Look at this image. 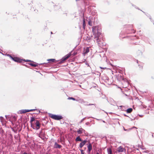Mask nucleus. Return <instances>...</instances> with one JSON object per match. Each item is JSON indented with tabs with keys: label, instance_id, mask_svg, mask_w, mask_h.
<instances>
[{
	"label": "nucleus",
	"instance_id": "nucleus-1",
	"mask_svg": "<svg viewBox=\"0 0 154 154\" xmlns=\"http://www.w3.org/2000/svg\"><path fill=\"white\" fill-rule=\"evenodd\" d=\"M92 31L94 36V38L99 46L102 47L105 45V43L102 42V40L100 38L101 35V28L98 26H93L92 27Z\"/></svg>",
	"mask_w": 154,
	"mask_h": 154
},
{
	"label": "nucleus",
	"instance_id": "nucleus-2",
	"mask_svg": "<svg viewBox=\"0 0 154 154\" xmlns=\"http://www.w3.org/2000/svg\"><path fill=\"white\" fill-rule=\"evenodd\" d=\"M125 30V33L127 34L134 33L135 32V31L133 29L132 25H131L127 26Z\"/></svg>",
	"mask_w": 154,
	"mask_h": 154
},
{
	"label": "nucleus",
	"instance_id": "nucleus-3",
	"mask_svg": "<svg viewBox=\"0 0 154 154\" xmlns=\"http://www.w3.org/2000/svg\"><path fill=\"white\" fill-rule=\"evenodd\" d=\"M49 116L51 118L55 120H59L63 118L61 115H54L51 113H49Z\"/></svg>",
	"mask_w": 154,
	"mask_h": 154
},
{
	"label": "nucleus",
	"instance_id": "nucleus-4",
	"mask_svg": "<svg viewBox=\"0 0 154 154\" xmlns=\"http://www.w3.org/2000/svg\"><path fill=\"white\" fill-rule=\"evenodd\" d=\"M71 55L70 53L65 55L63 57L61 60L58 63L61 64L63 63L64 61L68 58Z\"/></svg>",
	"mask_w": 154,
	"mask_h": 154
},
{
	"label": "nucleus",
	"instance_id": "nucleus-5",
	"mask_svg": "<svg viewBox=\"0 0 154 154\" xmlns=\"http://www.w3.org/2000/svg\"><path fill=\"white\" fill-rule=\"evenodd\" d=\"M12 60L16 62L19 63L22 62L23 60L22 59H21L17 57H13V59H12Z\"/></svg>",
	"mask_w": 154,
	"mask_h": 154
},
{
	"label": "nucleus",
	"instance_id": "nucleus-6",
	"mask_svg": "<svg viewBox=\"0 0 154 154\" xmlns=\"http://www.w3.org/2000/svg\"><path fill=\"white\" fill-rule=\"evenodd\" d=\"M104 80L105 82L109 85H111L113 82V81L109 79L108 77H106Z\"/></svg>",
	"mask_w": 154,
	"mask_h": 154
},
{
	"label": "nucleus",
	"instance_id": "nucleus-7",
	"mask_svg": "<svg viewBox=\"0 0 154 154\" xmlns=\"http://www.w3.org/2000/svg\"><path fill=\"white\" fill-rule=\"evenodd\" d=\"M35 125H36V126H35L36 128H35V130H38V129H39L40 127V125L39 122L38 120H35Z\"/></svg>",
	"mask_w": 154,
	"mask_h": 154
},
{
	"label": "nucleus",
	"instance_id": "nucleus-8",
	"mask_svg": "<svg viewBox=\"0 0 154 154\" xmlns=\"http://www.w3.org/2000/svg\"><path fill=\"white\" fill-rule=\"evenodd\" d=\"M79 144V146L80 148H81L86 144V143L87 142V141L86 140H85L83 141L82 140V141Z\"/></svg>",
	"mask_w": 154,
	"mask_h": 154
},
{
	"label": "nucleus",
	"instance_id": "nucleus-9",
	"mask_svg": "<svg viewBox=\"0 0 154 154\" xmlns=\"http://www.w3.org/2000/svg\"><path fill=\"white\" fill-rule=\"evenodd\" d=\"M68 100H73L76 101H79V102H80L81 103L84 102V100H83L81 99V100H79L78 99H75V98L73 97H69L68 98Z\"/></svg>",
	"mask_w": 154,
	"mask_h": 154
},
{
	"label": "nucleus",
	"instance_id": "nucleus-10",
	"mask_svg": "<svg viewBox=\"0 0 154 154\" xmlns=\"http://www.w3.org/2000/svg\"><path fill=\"white\" fill-rule=\"evenodd\" d=\"M87 147L88 149V153L89 154L92 149V145L90 142L89 143V144Z\"/></svg>",
	"mask_w": 154,
	"mask_h": 154
},
{
	"label": "nucleus",
	"instance_id": "nucleus-11",
	"mask_svg": "<svg viewBox=\"0 0 154 154\" xmlns=\"http://www.w3.org/2000/svg\"><path fill=\"white\" fill-rule=\"evenodd\" d=\"M77 132L79 134H81L82 133H85V135H86L85 130L82 128H81L80 129L78 130L77 131Z\"/></svg>",
	"mask_w": 154,
	"mask_h": 154
},
{
	"label": "nucleus",
	"instance_id": "nucleus-12",
	"mask_svg": "<svg viewBox=\"0 0 154 154\" xmlns=\"http://www.w3.org/2000/svg\"><path fill=\"white\" fill-rule=\"evenodd\" d=\"M89 52V48L87 47L85 49H84L83 52V55L85 56L86 54H87Z\"/></svg>",
	"mask_w": 154,
	"mask_h": 154
},
{
	"label": "nucleus",
	"instance_id": "nucleus-13",
	"mask_svg": "<svg viewBox=\"0 0 154 154\" xmlns=\"http://www.w3.org/2000/svg\"><path fill=\"white\" fill-rule=\"evenodd\" d=\"M62 146L60 145L57 143L56 142H55L54 145V147L56 149H60L61 148Z\"/></svg>",
	"mask_w": 154,
	"mask_h": 154
},
{
	"label": "nucleus",
	"instance_id": "nucleus-14",
	"mask_svg": "<svg viewBox=\"0 0 154 154\" xmlns=\"http://www.w3.org/2000/svg\"><path fill=\"white\" fill-rule=\"evenodd\" d=\"M19 113L20 114L25 113L29 112V109H22L19 111Z\"/></svg>",
	"mask_w": 154,
	"mask_h": 154
},
{
	"label": "nucleus",
	"instance_id": "nucleus-15",
	"mask_svg": "<svg viewBox=\"0 0 154 154\" xmlns=\"http://www.w3.org/2000/svg\"><path fill=\"white\" fill-rule=\"evenodd\" d=\"M108 102L111 104L113 106H115L116 105V103L112 99H110L109 100Z\"/></svg>",
	"mask_w": 154,
	"mask_h": 154
},
{
	"label": "nucleus",
	"instance_id": "nucleus-16",
	"mask_svg": "<svg viewBox=\"0 0 154 154\" xmlns=\"http://www.w3.org/2000/svg\"><path fill=\"white\" fill-rule=\"evenodd\" d=\"M117 150L118 152H122L124 150V148L120 146L118 148Z\"/></svg>",
	"mask_w": 154,
	"mask_h": 154
},
{
	"label": "nucleus",
	"instance_id": "nucleus-17",
	"mask_svg": "<svg viewBox=\"0 0 154 154\" xmlns=\"http://www.w3.org/2000/svg\"><path fill=\"white\" fill-rule=\"evenodd\" d=\"M75 140L76 141H82V139L79 136H78L77 137H76L75 139Z\"/></svg>",
	"mask_w": 154,
	"mask_h": 154
},
{
	"label": "nucleus",
	"instance_id": "nucleus-18",
	"mask_svg": "<svg viewBox=\"0 0 154 154\" xmlns=\"http://www.w3.org/2000/svg\"><path fill=\"white\" fill-rule=\"evenodd\" d=\"M132 110L131 108H129L126 110V112L127 113H130L132 111Z\"/></svg>",
	"mask_w": 154,
	"mask_h": 154
},
{
	"label": "nucleus",
	"instance_id": "nucleus-19",
	"mask_svg": "<svg viewBox=\"0 0 154 154\" xmlns=\"http://www.w3.org/2000/svg\"><path fill=\"white\" fill-rule=\"evenodd\" d=\"M47 61H48L49 62H53L56 61L54 59H51L47 60Z\"/></svg>",
	"mask_w": 154,
	"mask_h": 154
},
{
	"label": "nucleus",
	"instance_id": "nucleus-20",
	"mask_svg": "<svg viewBox=\"0 0 154 154\" xmlns=\"http://www.w3.org/2000/svg\"><path fill=\"white\" fill-rule=\"evenodd\" d=\"M107 150L108 154H112V151L111 149L108 148Z\"/></svg>",
	"mask_w": 154,
	"mask_h": 154
},
{
	"label": "nucleus",
	"instance_id": "nucleus-21",
	"mask_svg": "<svg viewBox=\"0 0 154 154\" xmlns=\"http://www.w3.org/2000/svg\"><path fill=\"white\" fill-rule=\"evenodd\" d=\"M29 65H31V66H33V67H36L38 65L37 64H34V63H29Z\"/></svg>",
	"mask_w": 154,
	"mask_h": 154
},
{
	"label": "nucleus",
	"instance_id": "nucleus-22",
	"mask_svg": "<svg viewBox=\"0 0 154 154\" xmlns=\"http://www.w3.org/2000/svg\"><path fill=\"white\" fill-rule=\"evenodd\" d=\"M35 120L34 118L33 117H31V119H30V123H32V122L34 121Z\"/></svg>",
	"mask_w": 154,
	"mask_h": 154
},
{
	"label": "nucleus",
	"instance_id": "nucleus-23",
	"mask_svg": "<svg viewBox=\"0 0 154 154\" xmlns=\"http://www.w3.org/2000/svg\"><path fill=\"white\" fill-rule=\"evenodd\" d=\"M5 55L6 56H7L9 57H10V58H11V59H13V57H12L11 56V55L10 54H5Z\"/></svg>",
	"mask_w": 154,
	"mask_h": 154
},
{
	"label": "nucleus",
	"instance_id": "nucleus-24",
	"mask_svg": "<svg viewBox=\"0 0 154 154\" xmlns=\"http://www.w3.org/2000/svg\"><path fill=\"white\" fill-rule=\"evenodd\" d=\"M88 24L91 26H92V22L91 20H89L88 22Z\"/></svg>",
	"mask_w": 154,
	"mask_h": 154
},
{
	"label": "nucleus",
	"instance_id": "nucleus-25",
	"mask_svg": "<svg viewBox=\"0 0 154 154\" xmlns=\"http://www.w3.org/2000/svg\"><path fill=\"white\" fill-rule=\"evenodd\" d=\"M31 127L33 129H35V128H36L35 126V125H32V123H31Z\"/></svg>",
	"mask_w": 154,
	"mask_h": 154
},
{
	"label": "nucleus",
	"instance_id": "nucleus-26",
	"mask_svg": "<svg viewBox=\"0 0 154 154\" xmlns=\"http://www.w3.org/2000/svg\"><path fill=\"white\" fill-rule=\"evenodd\" d=\"M23 61H25V62H33V61H32L31 60H25V59H24V60H23Z\"/></svg>",
	"mask_w": 154,
	"mask_h": 154
},
{
	"label": "nucleus",
	"instance_id": "nucleus-27",
	"mask_svg": "<svg viewBox=\"0 0 154 154\" xmlns=\"http://www.w3.org/2000/svg\"><path fill=\"white\" fill-rule=\"evenodd\" d=\"M119 109H121L122 110H123V107H124V106H119Z\"/></svg>",
	"mask_w": 154,
	"mask_h": 154
},
{
	"label": "nucleus",
	"instance_id": "nucleus-28",
	"mask_svg": "<svg viewBox=\"0 0 154 154\" xmlns=\"http://www.w3.org/2000/svg\"><path fill=\"white\" fill-rule=\"evenodd\" d=\"M86 118V117H85V118H83V119H82L81 120L80 122H79V123L81 124V123H82V122Z\"/></svg>",
	"mask_w": 154,
	"mask_h": 154
},
{
	"label": "nucleus",
	"instance_id": "nucleus-29",
	"mask_svg": "<svg viewBox=\"0 0 154 154\" xmlns=\"http://www.w3.org/2000/svg\"><path fill=\"white\" fill-rule=\"evenodd\" d=\"M36 110H37V109H29V112L33 111H34Z\"/></svg>",
	"mask_w": 154,
	"mask_h": 154
},
{
	"label": "nucleus",
	"instance_id": "nucleus-30",
	"mask_svg": "<svg viewBox=\"0 0 154 154\" xmlns=\"http://www.w3.org/2000/svg\"><path fill=\"white\" fill-rule=\"evenodd\" d=\"M83 25L84 27V28L85 26V22L84 20H83Z\"/></svg>",
	"mask_w": 154,
	"mask_h": 154
},
{
	"label": "nucleus",
	"instance_id": "nucleus-31",
	"mask_svg": "<svg viewBox=\"0 0 154 154\" xmlns=\"http://www.w3.org/2000/svg\"><path fill=\"white\" fill-rule=\"evenodd\" d=\"M3 119V117H2V116L0 117V120H1V122H2V121Z\"/></svg>",
	"mask_w": 154,
	"mask_h": 154
},
{
	"label": "nucleus",
	"instance_id": "nucleus-32",
	"mask_svg": "<svg viewBox=\"0 0 154 154\" xmlns=\"http://www.w3.org/2000/svg\"><path fill=\"white\" fill-rule=\"evenodd\" d=\"M42 133V131H41L40 132V134L38 136L39 137H40V135Z\"/></svg>",
	"mask_w": 154,
	"mask_h": 154
},
{
	"label": "nucleus",
	"instance_id": "nucleus-33",
	"mask_svg": "<svg viewBox=\"0 0 154 154\" xmlns=\"http://www.w3.org/2000/svg\"><path fill=\"white\" fill-rule=\"evenodd\" d=\"M13 118L14 120H16V117L15 116H14L13 117Z\"/></svg>",
	"mask_w": 154,
	"mask_h": 154
},
{
	"label": "nucleus",
	"instance_id": "nucleus-34",
	"mask_svg": "<svg viewBox=\"0 0 154 154\" xmlns=\"http://www.w3.org/2000/svg\"><path fill=\"white\" fill-rule=\"evenodd\" d=\"M134 8L137 9H139H139L138 8V7H137L136 6H135V5H134Z\"/></svg>",
	"mask_w": 154,
	"mask_h": 154
},
{
	"label": "nucleus",
	"instance_id": "nucleus-35",
	"mask_svg": "<svg viewBox=\"0 0 154 154\" xmlns=\"http://www.w3.org/2000/svg\"><path fill=\"white\" fill-rule=\"evenodd\" d=\"M134 8L137 9H139H139L138 8V7H137L136 6H135V5H134Z\"/></svg>",
	"mask_w": 154,
	"mask_h": 154
},
{
	"label": "nucleus",
	"instance_id": "nucleus-36",
	"mask_svg": "<svg viewBox=\"0 0 154 154\" xmlns=\"http://www.w3.org/2000/svg\"><path fill=\"white\" fill-rule=\"evenodd\" d=\"M134 8L137 9H139H139L138 8V7H137L136 6H135V5H134Z\"/></svg>",
	"mask_w": 154,
	"mask_h": 154
},
{
	"label": "nucleus",
	"instance_id": "nucleus-37",
	"mask_svg": "<svg viewBox=\"0 0 154 154\" xmlns=\"http://www.w3.org/2000/svg\"><path fill=\"white\" fill-rule=\"evenodd\" d=\"M89 124V122H87L85 123L86 125H88Z\"/></svg>",
	"mask_w": 154,
	"mask_h": 154
},
{
	"label": "nucleus",
	"instance_id": "nucleus-38",
	"mask_svg": "<svg viewBox=\"0 0 154 154\" xmlns=\"http://www.w3.org/2000/svg\"><path fill=\"white\" fill-rule=\"evenodd\" d=\"M80 151L81 153H82V152H83V151H83V150H82V149H80Z\"/></svg>",
	"mask_w": 154,
	"mask_h": 154
},
{
	"label": "nucleus",
	"instance_id": "nucleus-39",
	"mask_svg": "<svg viewBox=\"0 0 154 154\" xmlns=\"http://www.w3.org/2000/svg\"><path fill=\"white\" fill-rule=\"evenodd\" d=\"M145 152L148 153L149 152V151L148 150H146L144 152Z\"/></svg>",
	"mask_w": 154,
	"mask_h": 154
},
{
	"label": "nucleus",
	"instance_id": "nucleus-40",
	"mask_svg": "<svg viewBox=\"0 0 154 154\" xmlns=\"http://www.w3.org/2000/svg\"><path fill=\"white\" fill-rule=\"evenodd\" d=\"M8 115H5V117H6V119H8Z\"/></svg>",
	"mask_w": 154,
	"mask_h": 154
},
{
	"label": "nucleus",
	"instance_id": "nucleus-41",
	"mask_svg": "<svg viewBox=\"0 0 154 154\" xmlns=\"http://www.w3.org/2000/svg\"><path fill=\"white\" fill-rule=\"evenodd\" d=\"M129 117L130 119H131V121H133V120H134V119H132L130 117Z\"/></svg>",
	"mask_w": 154,
	"mask_h": 154
},
{
	"label": "nucleus",
	"instance_id": "nucleus-42",
	"mask_svg": "<svg viewBox=\"0 0 154 154\" xmlns=\"http://www.w3.org/2000/svg\"><path fill=\"white\" fill-rule=\"evenodd\" d=\"M123 128L124 130V131H128V130H127V129H125V128H124V127H123Z\"/></svg>",
	"mask_w": 154,
	"mask_h": 154
},
{
	"label": "nucleus",
	"instance_id": "nucleus-43",
	"mask_svg": "<svg viewBox=\"0 0 154 154\" xmlns=\"http://www.w3.org/2000/svg\"><path fill=\"white\" fill-rule=\"evenodd\" d=\"M124 115L125 116H127V117H129L128 116L126 115V114H124Z\"/></svg>",
	"mask_w": 154,
	"mask_h": 154
},
{
	"label": "nucleus",
	"instance_id": "nucleus-44",
	"mask_svg": "<svg viewBox=\"0 0 154 154\" xmlns=\"http://www.w3.org/2000/svg\"><path fill=\"white\" fill-rule=\"evenodd\" d=\"M139 116H140V117H142L143 116V115H139Z\"/></svg>",
	"mask_w": 154,
	"mask_h": 154
},
{
	"label": "nucleus",
	"instance_id": "nucleus-45",
	"mask_svg": "<svg viewBox=\"0 0 154 154\" xmlns=\"http://www.w3.org/2000/svg\"><path fill=\"white\" fill-rule=\"evenodd\" d=\"M100 68L101 69H106V67H104V68H103H103H102V67H100Z\"/></svg>",
	"mask_w": 154,
	"mask_h": 154
},
{
	"label": "nucleus",
	"instance_id": "nucleus-46",
	"mask_svg": "<svg viewBox=\"0 0 154 154\" xmlns=\"http://www.w3.org/2000/svg\"><path fill=\"white\" fill-rule=\"evenodd\" d=\"M95 119H96V120H101V119H96V118H95Z\"/></svg>",
	"mask_w": 154,
	"mask_h": 154
},
{
	"label": "nucleus",
	"instance_id": "nucleus-47",
	"mask_svg": "<svg viewBox=\"0 0 154 154\" xmlns=\"http://www.w3.org/2000/svg\"><path fill=\"white\" fill-rule=\"evenodd\" d=\"M94 105V104H88V105L90 106V105Z\"/></svg>",
	"mask_w": 154,
	"mask_h": 154
},
{
	"label": "nucleus",
	"instance_id": "nucleus-48",
	"mask_svg": "<svg viewBox=\"0 0 154 154\" xmlns=\"http://www.w3.org/2000/svg\"><path fill=\"white\" fill-rule=\"evenodd\" d=\"M38 113H37V114H38V113H39L40 112V110H38Z\"/></svg>",
	"mask_w": 154,
	"mask_h": 154
},
{
	"label": "nucleus",
	"instance_id": "nucleus-49",
	"mask_svg": "<svg viewBox=\"0 0 154 154\" xmlns=\"http://www.w3.org/2000/svg\"><path fill=\"white\" fill-rule=\"evenodd\" d=\"M152 137L154 138V134H152Z\"/></svg>",
	"mask_w": 154,
	"mask_h": 154
},
{
	"label": "nucleus",
	"instance_id": "nucleus-50",
	"mask_svg": "<svg viewBox=\"0 0 154 154\" xmlns=\"http://www.w3.org/2000/svg\"><path fill=\"white\" fill-rule=\"evenodd\" d=\"M131 5L132 6L134 7V6L135 5H134L133 4H131Z\"/></svg>",
	"mask_w": 154,
	"mask_h": 154
},
{
	"label": "nucleus",
	"instance_id": "nucleus-51",
	"mask_svg": "<svg viewBox=\"0 0 154 154\" xmlns=\"http://www.w3.org/2000/svg\"><path fill=\"white\" fill-rule=\"evenodd\" d=\"M47 63H41L40 64H47Z\"/></svg>",
	"mask_w": 154,
	"mask_h": 154
},
{
	"label": "nucleus",
	"instance_id": "nucleus-52",
	"mask_svg": "<svg viewBox=\"0 0 154 154\" xmlns=\"http://www.w3.org/2000/svg\"><path fill=\"white\" fill-rule=\"evenodd\" d=\"M81 154H85V153L84 152H82V153H81Z\"/></svg>",
	"mask_w": 154,
	"mask_h": 154
},
{
	"label": "nucleus",
	"instance_id": "nucleus-53",
	"mask_svg": "<svg viewBox=\"0 0 154 154\" xmlns=\"http://www.w3.org/2000/svg\"><path fill=\"white\" fill-rule=\"evenodd\" d=\"M102 121H103V122H104V123H105V122H105L104 121L102 120Z\"/></svg>",
	"mask_w": 154,
	"mask_h": 154
},
{
	"label": "nucleus",
	"instance_id": "nucleus-54",
	"mask_svg": "<svg viewBox=\"0 0 154 154\" xmlns=\"http://www.w3.org/2000/svg\"><path fill=\"white\" fill-rule=\"evenodd\" d=\"M96 154H99V153L98 152H97Z\"/></svg>",
	"mask_w": 154,
	"mask_h": 154
},
{
	"label": "nucleus",
	"instance_id": "nucleus-55",
	"mask_svg": "<svg viewBox=\"0 0 154 154\" xmlns=\"http://www.w3.org/2000/svg\"><path fill=\"white\" fill-rule=\"evenodd\" d=\"M133 128H136V127H133Z\"/></svg>",
	"mask_w": 154,
	"mask_h": 154
},
{
	"label": "nucleus",
	"instance_id": "nucleus-56",
	"mask_svg": "<svg viewBox=\"0 0 154 154\" xmlns=\"http://www.w3.org/2000/svg\"><path fill=\"white\" fill-rule=\"evenodd\" d=\"M141 11H142V12H143V13H144L143 11H142L141 10H140Z\"/></svg>",
	"mask_w": 154,
	"mask_h": 154
},
{
	"label": "nucleus",
	"instance_id": "nucleus-57",
	"mask_svg": "<svg viewBox=\"0 0 154 154\" xmlns=\"http://www.w3.org/2000/svg\"><path fill=\"white\" fill-rule=\"evenodd\" d=\"M51 34H52L53 33L52 32H51Z\"/></svg>",
	"mask_w": 154,
	"mask_h": 154
},
{
	"label": "nucleus",
	"instance_id": "nucleus-58",
	"mask_svg": "<svg viewBox=\"0 0 154 154\" xmlns=\"http://www.w3.org/2000/svg\"><path fill=\"white\" fill-rule=\"evenodd\" d=\"M149 19H150L151 20V17H150L149 18Z\"/></svg>",
	"mask_w": 154,
	"mask_h": 154
},
{
	"label": "nucleus",
	"instance_id": "nucleus-59",
	"mask_svg": "<svg viewBox=\"0 0 154 154\" xmlns=\"http://www.w3.org/2000/svg\"><path fill=\"white\" fill-rule=\"evenodd\" d=\"M75 53H74V55H75Z\"/></svg>",
	"mask_w": 154,
	"mask_h": 154
},
{
	"label": "nucleus",
	"instance_id": "nucleus-60",
	"mask_svg": "<svg viewBox=\"0 0 154 154\" xmlns=\"http://www.w3.org/2000/svg\"><path fill=\"white\" fill-rule=\"evenodd\" d=\"M90 117H88V119H89Z\"/></svg>",
	"mask_w": 154,
	"mask_h": 154
},
{
	"label": "nucleus",
	"instance_id": "nucleus-61",
	"mask_svg": "<svg viewBox=\"0 0 154 154\" xmlns=\"http://www.w3.org/2000/svg\"><path fill=\"white\" fill-rule=\"evenodd\" d=\"M79 86H80V87H81V85H79Z\"/></svg>",
	"mask_w": 154,
	"mask_h": 154
},
{
	"label": "nucleus",
	"instance_id": "nucleus-62",
	"mask_svg": "<svg viewBox=\"0 0 154 154\" xmlns=\"http://www.w3.org/2000/svg\"><path fill=\"white\" fill-rule=\"evenodd\" d=\"M137 63H138V61L137 60Z\"/></svg>",
	"mask_w": 154,
	"mask_h": 154
},
{
	"label": "nucleus",
	"instance_id": "nucleus-63",
	"mask_svg": "<svg viewBox=\"0 0 154 154\" xmlns=\"http://www.w3.org/2000/svg\"><path fill=\"white\" fill-rule=\"evenodd\" d=\"M46 154H48V153H46Z\"/></svg>",
	"mask_w": 154,
	"mask_h": 154
}]
</instances>
